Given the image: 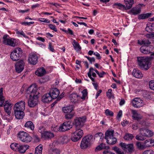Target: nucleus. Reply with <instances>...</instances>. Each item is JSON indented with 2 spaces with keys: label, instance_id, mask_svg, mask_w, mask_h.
I'll return each instance as SVG.
<instances>
[{
  "label": "nucleus",
  "instance_id": "nucleus-30",
  "mask_svg": "<svg viewBox=\"0 0 154 154\" xmlns=\"http://www.w3.org/2000/svg\"><path fill=\"white\" fill-rule=\"evenodd\" d=\"M45 139H49L54 137L53 134L50 131H48L46 130L44 133L42 135Z\"/></svg>",
  "mask_w": 154,
  "mask_h": 154
},
{
  "label": "nucleus",
  "instance_id": "nucleus-50",
  "mask_svg": "<svg viewBox=\"0 0 154 154\" xmlns=\"http://www.w3.org/2000/svg\"><path fill=\"white\" fill-rule=\"evenodd\" d=\"M105 113L107 116H113V112L109 109H107L105 110Z\"/></svg>",
  "mask_w": 154,
  "mask_h": 154
},
{
  "label": "nucleus",
  "instance_id": "nucleus-33",
  "mask_svg": "<svg viewBox=\"0 0 154 154\" xmlns=\"http://www.w3.org/2000/svg\"><path fill=\"white\" fill-rule=\"evenodd\" d=\"M134 136L132 134L126 133L123 137L124 140H131L134 138Z\"/></svg>",
  "mask_w": 154,
  "mask_h": 154
},
{
  "label": "nucleus",
  "instance_id": "nucleus-54",
  "mask_svg": "<svg viewBox=\"0 0 154 154\" xmlns=\"http://www.w3.org/2000/svg\"><path fill=\"white\" fill-rule=\"evenodd\" d=\"M49 28L51 30H53L55 32H57V29L56 28V26L53 24H50L48 25Z\"/></svg>",
  "mask_w": 154,
  "mask_h": 154
},
{
  "label": "nucleus",
  "instance_id": "nucleus-26",
  "mask_svg": "<svg viewBox=\"0 0 154 154\" xmlns=\"http://www.w3.org/2000/svg\"><path fill=\"white\" fill-rule=\"evenodd\" d=\"M58 140L60 143L63 144L67 143L68 142L69 139L67 136L63 135L60 137Z\"/></svg>",
  "mask_w": 154,
  "mask_h": 154
},
{
  "label": "nucleus",
  "instance_id": "nucleus-51",
  "mask_svg": "<svg viewBox=\"0 0 154 154\" xmlns=\"http://www.w3.org/2000/svg\"><path fill=\"white\" fill-rule=\"evenodd\" d=\"M98 137L100 139H102L103 138V134L101 132H99L96 134L94 136V138H95Z\"/></svg>",
  "mask_w": 154,
  "mask_h": 154
},
{
  "label": "nucleus",
  "instance_id": "nucleus-42",
  "mask_svg": "<svg viewBox=\"0 0 154 154\" xmlns=\"http://www.w3.org/2000/svg\"><path fill=\"white\" fill-rule=\"evenodd\" d=\"M73 42L74 44L73 45V46L74 47V48L75 50H78L81 49V48L79 45V44L75 40H74Z\"/></svg>",
  "mask_w": 154,
  "mask_h": 154
},
{
  "label": "nucleus",
  "instance_id": "nucleus-25",
  "mask_svg": "<svg viewBox=\"0 0 154 154\" xmlns=\"http://www.w3.org/2000/svg\"><path fill=\"white\" fill-rule=\"evenodd\" d=\"M45 73L46 71L43 67L38 69L35 71V74L39 76H42Z\"/></svg>",
  "mask_w": 154,
  "mask_h": 154
},
{
  "label": "nucleus",
  "instance_id": "nucleus-36",
  "mask_svg": "<svg viewBox=\"0 0 154 154\" xmlns=\"http://www.w3.org/2000/svg\"><path fill=\"white\" fill-rule=\"evenodd\" d=\"M60 150L57 149H52L49 151V154H60Z\"/></svg>",
  "mask_w": 154,
  "mask_h": 154
},
{
  "label": "nucleus",
  "instance_id": "nucleus-63",
  "mask_svg": "<svg viewBox=\"0 0 154 154\" xmlns=\"http://www.w3.org/2000/svg\"><path fill=\"white\" fill-rule=\"evenodd\" d=\"M138 128V126L137 125V124H133L132 126V128L134 130H137Z\"/></svg>",
  "mask_w": 154,
  "mask_h": 154
},
{
  "label": "nucleus",
  "instance_id": "nucleus-62",
  "mask_svg": "<svg viewBox=\"0 0 154 154\" xmlns=\"http://www.w3.org/2000/svg\"><path fill=\"white\" fill-rule=\"evenodd\" d=\"M146 37L148 38H151L154 37V34L150 33L147 34L146 35Z\"/></svg>",
  "mask_w": 154,
  "mask_h": 154
},
{
  "label": "nucleus",
  "instance_id": "nucleus-35",
  "mask_svg": "<svg viewBox=\"0 0 154 154\" xmlns=\"http://www.w3.org/2000/svg\"><path fill=\"white\" fill-rule=\"evenodd\" d=\"M19 145L16 143H12L10 145V147L11 149L14 151H17L19 149L18 147Z\"/></svg>",
  "mask_w": 154,
  "mask_h": 154
},
{
  "label": "nucleus",
  "instance_id": "nucleus-12",
  "mask_svg": "<svg viewBox=\"0 0 154 154\" xmlns=\"http://www.w3.org/2000/svg\"><path fill=\"white\" fill-rule=\"evenodd\" d=\"M25 103L24 101L21 100L17 102L14 105V112L24 111L25 109Z\"/></svg>",
  "mask_w": 154,
  "mask_h": 154
},
{
  "label": "nucleus",
  "instance_id": "nucleus-17",
  "mask_svg": "<svg viewBox=\"0 0 154 154\" xmlns=\"http://www.w3.org/2000/svg\"><path fill=\"white\" fill-rule=\"evenodd\" d=\"M131 111L134 120L138 121L142 118L143 116L136 110H132Z\"/></svg>",
  "mask_w": 154,
  "mask_h": 154
},
{
  "label": "nucleus",
  "instance_id": "nucleus-57",
  "mask_svg": "<svg viewBox=\"0 0 154 154\" xmlns=\"http://www.w3.org/2000/svg\"><path fill=\"white\" fill-rule=\"evenodd\" d=\"M143 154H154V152L151 149L147 150L143 152Z\"/></svg>",
  "mask_w": 154,
  "mask_h": 154
},
{
  "label": "nucleus",
  "instance_id": "nucleus-43",
  "mask_svg": "<svg viewBox=\"0 0 154 154\" xmlns=\"http://www.w3.org/2000/svg\"><path fill=\"white\" fill-rule=\"evenodd\" d=\"M141 11V9L140 8H138L137 9H134V8L131 9V12L134 15H136L139 14Z\"/></svg>",
  "mask_w": 154,
  "mask_h": 154
},
{
  "label": "nucleus",
  "instance_id": "nucleus-3",
  "mask_svg": "<svg viewBox=\"0 0 154 154\" xmlns=\"http://www.w3.org/2000/svg\"><path fill=\"white\" fill-rule=\"evenodd\" d=\"M93 137V136L90 135H88L84 137L80 143L81 148L82 149H85L90 147L91 145Z\"/></svg>",
  "mask_w": 154,
  "mask_h": 154
},
{
  "label": "nucleus",
  "instance_id": "nucleus-32",
  "mask_svg": "<svg viewBox=\"0 0 154 154\" xmlns=\"http://www.w3.org/2000/svg\"><path fill=\"white\" fill-rule=\"evenodd\" d=\"M138 43L140 45H146L150 44L151 42H149L148 39L144 38L140 40H139Z\"/></svg>",
  "mask_w": 154,
  "mask_h": 154
},
{
  "label": "nucleus",
  "instance_id": "nucleus-40",
  "mask_svg": "<svg viewBox=\"0 0 154 154\" xmlns=\"http://www.w3.org/2000/svg\"><path fill=\"white\" fill-rule=\"evenodd\" d=\"M94 71V69L93 68L91 67H90L89 69V71L88 73V77L91 79V81L93 82H95V80L94 79L91 77V73Z\"/></svg>",
  "mask_w": 154,
  "mask_h": 154
},
{
  "label": "nucleus",
  "instance_id": "nucleus-19",
  "mask_svg": "<svg viewBox=\"0 0 154 154\" xmlns=\"http://www.w3.org/2000/svg\"><path fill=\"white\" fill-rule=\"evenodd\" d=\"M140 50L141 52L145 54L150 53L152 51L150 46L147 45H144L141 47Z\"/></svg>",
  "mask_w": 154,
  "mask_h": 154
},
{
  "label": "nucleus",
  "instance_id": "nucleus-14",
  "mask_svg": "<svg viewBox=\"0 0 154 154\" xmlns=\"http://www.w3.org/2000/svg\"><path fill=\"white\" fill-rule=\"evenodd\" d=\"M139 130L141 134L145 137H151L153 135L152 132L148 129L142 128H140Z\"/></svg>",
  "mask_w": 154,
  "mask_h": 154
},
{
  "label": "nucleus",
  "instance_id": "nucleus-5",
  "mask_svg": "<svg viewBox=\"0 0 154 154\" xmlns=\"http://www.w3.org/2000/svg\"><path fill=\"white\" fill-rule=\"evenodd\" d=\"M22 51L20 48H17L14 50L10 54V57L13 61H17L21 58L22 55Z\"/></svg>",
  "mask_w": 154,
  "mask_h": 154
},
{
  "label": "nucleus",
  "instance_id": "nucleus-31",
  "mask_svg": "<svg viewBox=\"0 0 154 154\" xmlns=\"http://www.w3.org/2000/svg\"><path fill=\"white\" fill-rule=\"evenodd\" d=\"M72 110V107L70 106L64 107L62 108V111L65 113H70Z\"/></svg>",
  "mask_w": 154,
  "mask_h": 154
},
{
  "label": "nucleus",
  "instance_id": "nucleus-46",
  "mask_svg": "<svg viewBox=\"0 0 154 154\" xmlns=\"http://www.w3.org/2000/svg\"><path fill=\"white\" fill-rule=\"evenodd\" d=\"M74 114L72 112L69 114H67L65 116V118L66 119L68 120L71 119L74 116Z\"/></svg>",
  "mask_w": 154,
  "mask_h": 154
},
{
  "label": "nucleus",
  "instance_id": "nucleus-49",
  "mask_svg": "<svg viewBox=\"0 0 154 154\" xmlns=\"http://www.w3.org/2000/svg\"><path fill=\"white\" fill-rule=\"evenodd\" d=\"M82 95L81 98L83 100H85V97L88 94L87 90L86 89L84 90L82 92Z\"/></svg>",
  "mask_w": 154,
  "mask_h": 154
},
{
  "label": "nucleus",
  "instance_id": "nucleus-13",
  "mask_svg": "<svg viewBox=\"0 0 154 154\" xmlns=\"http://www.w3.org/2000/svg\"><path fill=\"white\" fill-rule=\"evenodd\" d=\"M143 103L142 100L137 98L134 99L132 102L133 106L136 108H139L143 106Z\"/></svg>",
  "mask_w": 154,
  "mask_h": 154
},
{
  "label": "nucleus",
  "instance_id": "nucleus-55",
  "mask_svg": "<svg viewBox=\"0 0 154 154\" xmlns=\"http://www.w3.org/2000/svg\"><path fill=\"white\" fill-rule=\"evenodd\" d=\"M112 90L111 89H108V91L106 92V95L107 97L109 98H111L112 97Z\"/></svg>",
  "mask_w": 154,
  "mask_h": 154
},
{
  "label": "nucleus",
  "instance_id": "nucleus-56",
  "mask_svg": "<svg viewBox=\"0 0 154 154\" xmlns=\"http://www.w3.org/2000/svg\"><path fill=\"white\" fill-rule=\"evenodd\" d=\"M34 23V22H24L20 23L23 25L25 26H29L31 24H33Z\"/></svg>",
  "mask_w": 154,
  "mask_h": 154
},
{
  "label": "nucleus",
  "instance_id": "nucleus-53",
  "mask_svg": "<svg viewBox=\"0 0 154 154\" xmlns=\"http://www.w3.org/2000/svg\"><path fill=\"white\" fill-rule=\"evenodd\" d=\"M149 88L154 91V80H151L149 82Z\"/></svg>",
  "mask_w": 154,
  "mask_h": 154
},
{
  "label": "nucleus",
  "instance_id": "nucleus-24",
  "mask_svg": "<svg viewBox=\"0 0 154 154\" xmlns=\"http://www.w3.org/2000/svg\"><path fill=\"white\" fill-rule=\"evenodd\" d=\"M125 8L126 9H129L131 8L134 3L133 0H125Z\"/></svg>",
  "mask_w": 154,
  "mask_h": 154
},
{
  "label": "nucleus",
  "instance_id": "nucleus-20",
  "mask_svg": "<svg viewBox=\"0 0 154 154\" xmlns=\"http://www.w3.org/2000/svg\"><path fill=\"white\" fill-rule=\"evenodd\" d=\"M51 96L52 99H55L58 97L60 94V91L59 90L56 88H54L51 90L49 92Z\"/></svg>",
  "mask_w": 154,
  "mask_h": 154
},
{
  "label": "nucleus",
  "instance_id": "nucleus-47",
  "mask_svg": "<svg viewBox=\"0 0 154 154\" xmlns=\"http://www.w3.org/2000/svg\"><path fill=\"white\" fill-rule=\"evenodd\" d=\"M136 145L139 149H144L145 148V145H142L140 142H137Z\"/></svg>",
  "mask_w": 154,
  "mask_h": 154
},
{
  "label": "nucleus",
  "instance_id": "nucleus-10",
  "mask_svg": "<svg viewBox=\"0 0 154 154\" xmlns=\"http://www.w3.org/2000/svg\"><path fill=\"white\" fill-rule=\"evenodd\" d=\"M9 36L8 35H4L3 37L4 44L12 47H14L17 45L15 39L12 38L9 39Z\"/></svg>",
  "mask_w": 154,
  "mask_h": 154
},
{
  "label": "nucleus",
  "instance_id": "nucleus-52",
  "mask_svg": "<svg viewBox=\"0 0 154 154\" xmlns=\"http://www.w3.org/2000/svg\"><path fill=\"white\" fill-rule=\"evenodd\" d=\"M136 139L137 140H143L146 139L145 137L143 135L140 136L139 135H137L135 137Z\"/></svg>",
  "mask_w": 154,
  "mask_h": 154
},
{
  "label": "nucleus",
  "instance_id": "nucleus-4",
  "mask_svg": "<svg viewBox=\"0 0 154 154\" xmlns=\"http://www.w3.org/2000/svg\"><path fill=\"white\" fill-rule=\"evenodd\" d=\"M114 132L113 130H108L106 132L104 138L106 140V142L108 144L113 145L117 142V139L113 137Z\"/></svg>",
  "mask_w": 154,
  "mask_h": 154
},
{
  "label": "nucleus",
  "instance_id": "nucleus-37",
  "mask_svg": "<svg viewBox=\"0 0 154 154\" xmlns=\"http://www.w3.org/2000/svg\"><path fill=\"white\" fill-rule=\"evenodd\" d=\"M153 143V140L150 139L146 140L144 142V145L145 147H149L151 146V144Z\"/></svg>",
  "mask_w": 154,
  "mask_h": 154
},
{
  "label": "nucleus",
  "instance_id": "nucleus-23",
  "mask_svg": "<svg viewBox=\"0 0 154 154\" xmlns=\"http://www.w3.org/2000/svg\"><path fill=\"white\" fill-rule=\"evenodd\" d=\"M7 101L5 102V104L4 105V108L5 111L7 112L8 114L10 116L11 112V104L7 103Z\"/></svg>",
  "mask_w": 154,
  "mask_h": 154
},
{
  "label": "nucleus",
  "instance_id": "nucleus-18",
  "mask_svg": "<svg viewBox=\"0 0 154 154\" xmlns=\"http://www.w3.org/2000/svg\"><path fill=\"white\" fill-rule=\"evenodd\" d=\"M52 100L51 96L49 93L45 94L42 97V101L45 103H48L51 102Z\"/></svg>",
  "mask_w": 154,
  "mask_h": 154
},
{
  "label": "nucleus",
  "instance_id": "nucleus-22",
  "mask_svg": "<svg viewBox=\"0 0 154 154\" xmlns=\"http://www.w3.org/2000/svg\"><path fill=\"white\" fill-rule=\"evenodd\" d=\"M24 127L27 129L32 131H33L34 128V125L31 121L27 122L24 125Z\"/></svg>",
  "mask_w": 154,
  "mask_h": 154
},
{
  "label": "nucleus",
  "instance_id": "nucleus-29",
  "mask_svg": "<svg viewBox=\"0 0 154 154\" xmlns=\"http://www.w3.org/2000/svg\"><path fill=\"white\" fill-rule=\"evenodd\" d=\"M78 95L74 93L70 94L69 96L71 101L72 102H76L78 101Z\"/></svg>",
  "mask_w": 154,
  "mask_h": 154
},
{
  "label": "nucleus",
  "instance_id": "nucleus-48",
  "mask_svg": "<svg viewBox=\"0 0 154 154\" xmlns=\"http://www.w3.org/2000/svg\"><path fill=\"white\" fill-rule=\"evenodd\" d=\"M63 97V96H62V94H61L60 96H59L57 99V100H56L51 105V107H53L56 103H57L58 101H59L60 99H61Z\"/></svg>",
  "mask_w": 154,
  "mask_h": 154
},
{
  "label": "nucleus",
  "instance_id": "nucleus-44",
  "mask_svg": "<svg viewBox=\"0 0 154 154\" xmlns=\"http://www.w3.org/2000/svg\"><path fill=\"white\" fill-rule=\"evenodd\" d=\"M17 151H18L20 153L22 154L24 153L26 151H24V147L23 146V145H19Z\"/></svg>",
  "mask_w": 154,
  "mask_h": 154
},
{
  "label": "nucleus",
  "instance_id": "nucleus-38",
  "mask_svg": "<svg viewBox=\"0 0 154 154\" xmlns=\"http://www.w3.org/2000/svg\"><path fill=\"white\" fill-rule=\"evenodd\" d=\"M151 14L147 13L142 14L139 15L138 19H144L148 18L150 15Z\"/></svg>",
  "mask_w": 154,
  "mask_h": 154
},
{
  "label": "nucleus",
  "instance_id": "nucleus-27",
  "mask_svg": "<svg viewBox=\"0 0 154 154\" xmlns=\"http://www.w3.org/2000/svg\"><path fill=\"white\" fill-rule=\"evenodd\" d=\"M16 118L18 119H21L23 118L25 114L23 111L14 112Z\"/></svg>",
  "mask_w": 154,
  "mask_h": 154
},
{
  "label": "nucleus",
  "instance_id": "nucleus-59",
  "mask_svg": "<svg viewBox=\"0 0 154 154\" xmlns=\"http://www.w3.org/2000/svg\"><path fill=\"white\" fill-rule=\"evenodd\" d=\"M114 5L119 7L121 8H125V5H123L120 3H115Z\"/></svg>",
  "mask_w": 154,
  "mask_h": 154
},
{
  "label": "nucleus",
  "instance_id": "nucleus-28",
  "mask_svg": "<svg viewBox=\"0 0 154 154\" xmlns=\"http://www.w3.org/2000/svg\"><path fill=\"white\" fill-rule=\"evenodd\" d=\"M154 29V23H149L146 25L145 30L147 32L150 33Z\"/></svg>",
  "mask_w": 154,
  "mask_h": 154
},
{
  "label": "nucleus",
  "instance_id": "nucleus-39",
  "mask_svg": "<svg viewBox=\"0 0 154 154\" xmlns=\"http://www.w3.org/2000/svg\"><path fill=\"white\" fill-rule=\"evenodd\" d=\"M112 149L114 150L118 154H124V152L122 151L119 148L116 146L113 147Z\"/></svg>",
  "mask_w": 154,
  "mask_h": 154
},
{
  "label": "nucleus",
  "instance_id": "nucleus-2",
  "mask_svg": "<svg viewBox=\"0 0 154 154\" xmlns=\"http://www.w3.org/2000/svg\"><path fill=\"white\" fill-rule=\"evenodd\" d=\"M150 57H137L138 64L142 69L147 70L150 67L151 63Z\"/></svg>",
  "mask_w": 154,
  "mask_h": 154
},
{
  "label": "nucleus",
  "instance_id": "nucleus-7",
  "mask_svg": "<svg viewBox=\"0 0 154 154\" xmlns=\"http://www.w3.org/2000/svg\"><path fill=\"white\" fill-rule=\"evenodd\" d=\"M73 126L72 123L71 121L64 122L58 128L60 131L63 132L70 130Z\"/></svg>",
  "mask_w": 154,
  "mask_h": 154
},
{
  "label": "nucleus",
  "instance_id": "nucleus-11",
  "mask_svg": "<svg viewBox=\"0 0 154 154\" xmlns=\"http://www.w3.org/2000/svg\"><path fill=\"white\" fill-rule=\"evenodd\" d=\"M119 145L123 150L128 153H131L134 151V147L133 143L126 144L122 142Z\"/></svg>",
  "mask_w": 154,
  "mask_h": 154
},
{
  "label": "nucleus",
  "instance_id": "nucleus-41",
  "mask_svg": "<svg viewBox=\"0 0 154 154\" xmlns=\"http://www.w3.org/2000/svg\"><path fill=\"white\" fill-rule=\"evenodd\" d=\"M103 149H106V147L105 146V144L102 143L98 146L96 147L95 149V151L97 152L98 151H100Z\"/></svg>",
  "mask_w": 154,
  "mask_h": 154
},
{
  "label": "nucleus",
  "instance_id": "nucleus-16",
  "mask_svg": "<svg viewBox=\"0 0 154 154\" xmlns=\"http://www.w3.org/2000/svg\"><path fill=\"white\" fill-rule=\"evenodd\" d=\"M38 60L37 56L36 54H30L28 59L29 62L33 65H35L37 63Z\"/></svg>",
  "mask_w": 154,
  "mask_h": 154
},
{
  "label": "nucleus",
  "instance_id": "nucleus-6",
  "mask_svg": "<svg viewBox=\"0 0 154 154\" xmlns=\"http://www.w3.org/2000/svg\"><path fill=\"white\" fill-rule=\"evenodd\" d=\"M18 137L23 142H29L32 140V138L30 135L24 131L20 132L18 134Z\"/></svg>",
  "mask_w": 154,
  "mask_h": 154
},
{
  "label": "nucleus",
  "instance_id": "nucleus-61",
  "mask_svg": "<svg viewBox=\"0 0 154 154\" xmlns=\"http://www.w3.org/2000/svg\"><path fill=\"white\" fill-rule=\"evenodd\" d=\"M5 102L4 97L0 98V106L2 107L4 105V103Z\"/></svg>",
  "mask_w": 154,
  "mask_h": 154
},
{
  "label": "nucleus",
  "instance_id": "nucleus-60",
  "mask_svg": "<svg viewBox=\"0 0 154 154\" xmlns=\"http://www.w3.org/2000/svg\"><path fill=\"white\" fill-rule=\"evenodd\" d=\"M49 50L52 52L54 51V50L52 45V44L50 42L49 43Z\"/></svg>",
  "mask_w": 154,
  "mask_h": 154
},
{
  "label": "nucleus",
  "instance_id": "nucleus-8",
  "mask_svg": "<svg viewBox=\"0 0 154 154\" xmlns=\"http://www.w3.org/2000/svg\"><path fill=\"white\" fill-rule=\"evenodd\" d=\"M86 120V118L85 117L77 118L74 120L72 124L75 126L76 130L77 129H81L80 128L83 126Z\"/></svg>",
  "mask_w": 154,
  "mask_h": 154
},
{
  "label": "nucleus",
  "instance_id": "nucleus-9",
  "mask_svg": "<svg viewBox=\"0 0 154 154\" xmlns=\"http://www.w3.org/2000/svg\"><path fill=\"white\" fill-rule=\"evenodd\" d=\"M83 134L82 130L77 129L72 134L71 138V140L74 142H77L81 138Z\"/></svg>",
  "mask_w": 154,
  "mask_h": 154
},
{
  "label": "nucleus",
  "instance_id": "nucleus-15",
  "mask_svg": "<svg viewBox=\"0 0 154 154\" xmlns=\"http://www.w3.org/2000/svg\"><path fill=\"white\" fill-rule=\"evenodd\" d=\"M24 63L23 60H20L17 62L15 65V69L17 72L20 73L23 69Z\"/></svg>",
  "mask_w": 154,
  "mask_h": 154
},
{
  "label": "nucleus",
  "instance_id": "nucleus-1",
  "mask_svg": "<svg viewBox=\"0 0 154 154\" xmlns=\"http://www.w3.org/2000/svg\"><path fill=\"white\" fill-rule=\"evenodd\" d=\"M27 93L30 94V97L28 100V106L30 107H33L38 104V98L39 93L38 91V89L35 85H31L27 89Z\"/></svg>",
  "mask_w": 154,
  "mask_h": 154
},
{
  "label": "nucleus",
  "instance_id": "nucleus-58",
  "mask_svg": "<svg viewBox=\"0 0 154 154\" xmlns=\"http://www.w3.org/2000/svg\"><path fill=\"white\" fill-rule=\"evenodd\" d=\"M38 20L41 22H44L47 23H49L50 22V20L45 18H39Z\"/></svg>",
  "mask_w": 154,
  "mask_h": 154
},
{
  "label": "nucleus",
  "instance_id": "nucleus-45",
  "mask_svg": "<svg viewBox=\"0 0 154 154\" xmlns=\"http://www.w3.org/2000/svg\"><path fill=\"white\" fill-rule=\"evenodd\" d=\"M46 130L44 126H40L38 128V131L39 132L41 133L42 135L44 133Z\"/></svg>",
  "mask_w": 154,
  "mask_h": 154
},
{
  "label": "nucleus",
  "instance_id": "nucleus-21",
  "mask_svg": "<svg viewBox=\"0 0 154 154\" xmlns=\"http://www.w3.org/2000/svg\"><path fill=\"white\" fill-rule=\"evenodd\" d=\"M132 74L134 77L137 78H141L143 76L142 72L137 69H134Z\"/></svg>",
  "mask_w": 154,
  "mask_h": 154
},
{
  "label": "nucleus",
  "instance_id": "nucleus-64",
  "mask_svg": "<svg viewBox=\"0 0 154 154\" xmlns=\"http://www.w3.org/2000/svg\"><path fill=\"white\" fill-rule=\"evenodd\" d=\"M103 154H115L114 153L108 150L104 151L103 152Z\"/></svg>",
  "mask_w": 154,
  "mask_h": 154
},
{
  "label": "nucleus",
  "instance_id": "nucleus-34",
  "mask_svg": "<svg viewBox=\"0 0 154 154\" xmlns=\"http://www.w3.org/2000/svg\"><path fill=\"white\" fill-rule=\"evenodd\" d=\"M42 146L41 145H39L35 148V154H42Z\"/></svg>",
  "mask_w": 154,
  "mask_h": 154
}]
</instances>
